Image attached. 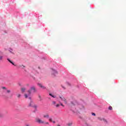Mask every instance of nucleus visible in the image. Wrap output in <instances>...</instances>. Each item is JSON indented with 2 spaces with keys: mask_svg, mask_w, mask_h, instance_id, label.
Segmentation results:
<instances>
[{
  "mask_svg": "<svg viewBox=\"0 0 126 126\" xmlns=\"http://www.w3.org/2000/svg\"><path fill=\"white\" fill-rule=\"evenodd\" d=\"M57 126H61V125H57Z\"/></svg>",
  "mask_w": 126,
  "mask_h": 126,
  "instance_id": "a878e982",
  "label": "nucleus"
},
{
  "mask_svg": "<svg viewBox=\"0 0 126 126\" xmlns=\"http://www.w3.org/2000/svg\"><path fill=\"white\" fill-rule=\"evenodd\" d=\"M52 104H53V105H56V101H53Z\"/></svg>",
  "mask_w": 126,
  "mask_h": 126,
  "instance_id": "dca6fc26",
  "label": "nucleus"
},
{
  "mask_svg": "<svg viewBox=\"0 0 126 126\" xmlns=\"http://www.w3.org/2000/svg\"><path fill=\"white\" fill-rule=\"evenodd\" d=\"M63 88V89H65V88H64V87L62 86Z\"/></svg>",
  "mask_w": 126,
  "mask_h": 126,
  "instance_id": "393cba45",
  "label": "nucleus"
},
{
  "mask_svg": "<svg viewBox=\"0 0 126 126\" xmlns=\"http://www.w3.org/2000/svg\"><path fill=\"white\" fill-rule=\"evenodd\" d=\"M92 116H94V117H95V116H96V114L94 113H92Z\"/></svg>",
  "mask_w": 126,
  "mask_h": 126,
  "instance_id": "6ab92c4d",
  "label": "nucleus"
},
{
  "mask_svg": "<svg viewBox=\"0 0 126 126\" xmlns=\"http://www.w3.org/2000/svg\"><path fill=\"white\" fill-rule=\"evenodd\" d=\"M21 96V95L20 94H19L17 95L18 98H20Z\"/></svg>",
  "mask_w": 126,
  "mask_h": 126,
  "instance_id": "a211bd4d",
  "label": "nucleus"
},
{
  "mask_svg": "<svg viewBox=\"0 0 126 126\" xmlns=\"http://www.w3.org/2000/svg\"><path fill=\"white\" fill-rule=\"evenodd\" d=\"M67 84L68 86H70V84H69V83H67Z\"/></svg>",
  "mask_w": 126,
  "mask_h": 126,
  "instance_id": "412c9836",
  "label": "nucleus"
},
{
  "mask_svg": "<svg viewBox=\"0 0 126 126\" xmlns=\"http://www.w3.org/2000/svg\"><path fill=\"white\" fill-rule=\"evenodd\" d=\"M7 61H8V62H10V63H11L12 64L14 65V63H13V62H12L10 60H9V59H7Z\"/></svg>",
  "mask_w": 126,
  "mask_h": 126,
  "instance_id": "1a4fd4ad",
  "label": "nucleus"
},
{
  "mask_svg": "<svg viewBox=\"0 0 126 126\" xmlns=\"http://www.w3.org/2000/svg\"><path fill=\"white\" fill-rule=\"evenodd\" d=\"M29 107H33V108H37V106L32 101H31L29 104Z\"/></svg>",
  "mask_w": 126,
  "mask_h": 126,
  "instance_id": "7ed1b4c3",
  "label": "nucleus"
},
{
  "mask_svg": "<svg viewBox=\"0 0 126 126\" xmlns=\"http://www.w3.org/2000/svg\"><path fill=\"white\" fill-rule=\"evenodd\" d=\"M37 85L40 87V88H42L43 89H46V87L43 86L41 84H38Z\"/></svg>",
  "mask_w": 126,
  "mask_h": 126,
  "instance_id": "423d86ee",
  "label": "nucleus"
},
{
  "mask_svg": "<svg viewBox=\"0 0 126 126\" xmlns=\"http://www.w3.org/2000/svg\"><path fill=\"white\" fill-rule=\"evenodd\" d=\"M35 122H36V123H37L38 124H45V121L41 120V119H40L39 118L35 119Z\"/></svg>",
  "mask_w": 126,
  "mask_h": 126,
  "instance_id": "f03ea898",
  "label": "nucleus"
},
{
  "mask_svg": "<svg viewBox=\"0 0 126 126\" xmlns=\"http://www.w3.org/2000/svg\"><path fill=\"white\" fill-rule=\"evenodd\" d=\"M49 122H53V119L52 118H49Z\"/></svg>",
  "mask_w": 126,
  "mask_h": 126,
  "instance_id": "f3484780",
  "label": "nucleus"
},
{
  "mask_svg": "<svg viewBox=\"0 0 126 126\" xmlns=\"http://www.w3.org/2000/svg\"><path fill=\"white\" fill-rule=\"evenodd\" d=\"M97 119L99 121H103V122H105V123H107V120L104 118H102L101 117H98Z\"/></svg>",
  "mask_w": 126,
  "mask_h": 126,
  "instance_id": "39448f33",
  "label": "nucleus"
},
{
  "mask_svg": "<svg viewBox=\"0 0 126 126\" xmlns=\"http://www.w3.org/2000/svg\"><path fill=\"white\" fill-rule=\"evenodd\" d=\"M2 59H3V56H0V62L1 61H2Z\"/></svg>",
  "mask_w": 126,
  "mask_h": 126,
  "instance_id": "9b49d317",
  "label": "nucleus"
},
{
  "mask_svg": "<svg viewBox=\"0 0 126 126\" xmlns=\"http://www.w3.org/2000/svg\"><path fill=\"white\" fill-rule=\"evenodd\" d=\"M32 90H33V92L34 93H35V92H37V90H36L35 86H32L31 87L30 90L28 91V94H25V98H28V96H30V95H31Z\"/></svg>",
  "mask_w": 126,
  "mask_h": 126,
  "instance_id": "f257e3e1",
  "label": "nucleus"
},
{
  "mask_svg": "<svg viewBox=\"0 0 126 126\" xmlns=\"http://www.w3.org/2000/svg\"><path fill=\"white\" fill-rule=\"evenodd\" d=\"M6 93L9 94L10 93L11 91L9 90H6Z\"/></svg>",
  "mask_w": 126,
  "mask_h": 126,
  "instance_id": "9d476101",
  "label": "nucleus"
},
{
  "mask_svg": "<svg viewBox=\"0 0 126 126\" xmlns=\"http://www.w3.org/2000/svg\"><path fill=\"white\" fill-rule=\"evenodd\" d=\"M53 124H56V122L55 121H52Z\"/></svg>",
  "mask_w": 126,
  "mask_h": 126,
  "instance_id": "b1692460",
  "label": "nucleus"
},
{
  "mask_svg": "<svg viewBox=\"0 0 126 126\" xmlns=\"http://www.w3.org/2000/svg\"><path fill=\"white\" fill-rule=\"evenodd\" d=\"M39 98H41V96L39 95Z\"/></svg>",
  "mask_w": 126,
  "mask_h": 126,
  "instance_id": "bb28decb",
  "label": "nucleus"
},
{
  "mask_svg": "<svg viewBox=\"0 0 126 126\" xmlns=\"http://www.w3.org/2000/svg\"><path fill=\"white\" fill-rule=\"evenodd\" d=\"M67 125H68V126H71L72 125V123H68V124H67Z\"/></svg>",
  "mask_w": 126,
  "mask_h": 126,
  "instance_id": "2eb2a0df",
  "label": "nucleus"
},
{
  "mask_svg": "<svg viewBox=\"0 0 126 126\" xmlns=\"http://www.w3.org/2000/svg\"><path fill=\"white\" fill-rule=\"evenodd\" d=\"M26 90V89L25 88H21V91H22V93H24V92H25Z\"/></svg>",
  "mask_w": 126,
  "mask_h": 126,
  "instance_id": "6e6552de",
  "label": "nucleus"
},
{
  "mask_svg": "<svg viewBox=\"0 0 126 126\" xmlns=\"http://www.w3.org/2000/svg\"><path fill=\"white\" fill-rule=\"evenodd\" d=\"M61 106H62L63 107H64V106L63 105V103L61 104Z\"/></svg>",
  "mask_w": 126,
  "mask_h": 126,
  "instance_id": "5701e85b",
  "label": "nucleus"
},
{
  "mask_svg": "<svg viewBox=\"0 0 126 126\" xmlns=\"http://www.w3.org/2000/svg\"><path fill=\"white\" fill-rule=\"evenodd\" d=\"M2 89H6V88H5V87H2Z\"/></svg>",
  "mask_w": 126,
  "mask_h": 126,
  "instance_id": "4be33fe9",
  "label": "nucleus"
},
{
  "mask_svg": "<svg viewBox=\"0 0 126 126\" xmlns=\"http://www.w3.org/2000/svg\"><path fill=\"white\" fill-rule=\"evenodd\" d=\"M109 110H110L111 111L113 110V107L112 106H109L108 108Z\"/></svg>",
  "mask_w": 126,
  "mask_h": 126,
  "instance_id": "ddd939ff",
  "label": "nucleus"
},
{
  "mask_svg": "<svg viewBox=\"0 0 126 126\" xmlns=\"http://www.w3.org/2000/svg\"><path fill=\"white\" fill-rule=\"evenodd\" d=\"M60 99H61V100L62 101H63L64 103H65V104H66L67 101H66V99L64 98V97H63V96H60Z\"/></svg>",
  "mask_w": 126,
  "mask_h": 126,
  "instance_id": "20e7f679",
  "label": "nucleus"
},
{
  "mask_svg": "<svg viewBox=\"0 0 126 126\" xmlns=\"http://www.w3.org/2000/svg\"><path fill=\"white\" fill-rule=\"evenodd\" d=\"M50 116L49 115V114H45L43 115V118H46V119H49Z\"/></svg>",
  "mask_w": 126,
  "mask_h": 126,
  "instance_id": "0eeeda50",
  "label": "nucleus"
},
{
  "mask_svg": "<svg viewBox=\"0 0 126 126\" xmlns=\"http://www.w3.org/2000/svg\"><path fill=\"white\" fill-rule=\"evenodd\" d=\"M49 95H50V96H51V97H52L53 98H56V96L53 95L51 94H50Z\"/></svg>",
  "mask_w": 126,
  "mask_h": 126,
  "instance_id": "f8f14e48",
  "label": "nucleus"
},
{
  "mask_svg": "<svg viewBox=\"0 0 126 126\" xmlns=\"http://www.w3.org/2000/svg\"><path fill=\"white\" fill-rule=\"evenodd\" d=\"M55 106H56V108H59V107H60V105L58 104L56 105Z\"/></svg>",
  "mask_w": 126,
  "mask_h": 126,
  "instance_id": "4468645a",
  "label": "nucleus"
},
{
  "mask_svg": "<svg viewBox=\"0 0 126 126\" xmlns=\"http://www.w3.org/2000/svg\"><path fill=\"white\" fill-rule=\"evenodd\" d=\"M44 125H49L48 122H44V123L43 124Z\"/></svg>",
  "mask_w": 126,
  "mask_h": 126,
  "instance_id": "aec40b11",
  "label": "nucleus"
}]
</instances>
